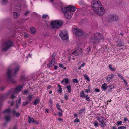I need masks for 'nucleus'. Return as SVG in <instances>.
Returning a JSON list of instances; mask_svg holds the SVG:
<instances>
[{
	"label": "nucleus",
	"instance_id": "nucleus-1",
	"mask_svg": "<svg viewBox=\"0 0 129 129\" xmlns=\"http://www.w3.org/2000/svg\"><path fill=\"white\" fill-rule=\"evenodd\" d=\"M91 6L94 11L98 15L102 16L105 13L103 6L98 0H94L91 3Z\"/></svg>",
	"mask_w": 129,
	"mask_h": 129
},
{
	"label": "nucleus",
	"instance_id": "nucleus-2",
	"mask_svg": "<svg viewBox=\"0 0 129 129\" xmlns=\"http://www.w3.org/2000/svg\"><path fill=\"white\" fill-rule=\"evenodd\" d=\"M104 40L103 35L100 33H95L90 38L89 42L90 43L92 44L95 45L98 44Z\"/></svg>",
	"mask_w": 129,
	"mask_h": 129
},
{
	"label": "nucleus",
	"instance_id": "nucleus-3",
	"mask_svg": "<svg viewBox=\"0 0 129 129\" xmlns=\"http://www.w3.org/2000/svg\"><path fill=\"white\" fill-rule=\"evenodd\" d=\"M62 11L66 17L68 19H70L73 15L72 12L75 11V7L73 6H69L61 8Z\"/></svg>",
	"mask_w": 129,
	"mask_h": 129
},
{
	"label": "nucleus",
	"instance_id": "nucleus-4",
	"mask_svg": "<svg viewBox=\"0 0 129 129\" xmlns=\"http://www.w3.org/2000/svg\"><path fill=\"white\" fill-rule=\"evenodd\" d=\"M63 24V22L61 20H54L51 23V27L56 30L59 28Z\"/></svg>",
	"mask_w": 129,
	"mask_h": 129
},
{
	"label": "nucleus",
	"instance_id": "nucleus-5",
	"mask_svg": "<svg viewBox=\"0 0 129 129\" xmlns=\"http://www.w3.org/2000/svg\"><path fill=\"white\" fill-rule=\"evenodd\" d=\"M12 46V43L11 41H7L2 45V50L3 51H6L9 49Z\"/></svg>",
	"mask_w": 129,
	"mask_h": 129
},
{
	"label": "nucleus",
	"instance_id": "nucleus-6",
	"mask_svg": "<svg viewBox=\"0 0 129 129\" xmlns=\"http://www.w3.org/2000/svg\"><path fill=\"white\" fill-rule=\"evenodd\" d=\"M59 36L63 40H67L68 39L67 35V31L65 30L60 31L59 33Z\"/></svg>",
	"mask_w": 129,
	"mask_h": 129
},
{
	"label": "nucleus",
	"instance_id": "nucleus-7",
	"mask_svg": "<svg viewBox=\"0 0 129 129\" xmlns=\"http://www.w3.org/2000/svg\"><path fill=\"white\" fill-rule=\"evenodd\" d=\"M109 21H117L119 19L118 16L115 15H111L108 16Z\"/></svg>",
	"mask_w": 129,
	"mask_h": 129
},
{
	"label": "nucleus",
	"instance_id": "nucleus-8",
	"mask_svg": "<svg viewBox=\"0 0 129 129\" xmlns=\"http://www.w3.org/2000/svg\"><path fill=\"white\" fill-rule=\"evenodd\" d=\"M10 110L9 108L3 112L5 113L7 115L5 117V119L6 121H9L10 119Z\"/></svg>",
	"mask_w": 129,
	"mask_h": 129
},
{
	"label": "nucleus",
	"instance_id": "nucleus-9",
	"mask_svg": "<svg viewBox=\"0 0 129 129\" xmlns=\"http://www.w3.org/2000/svg\"><path fill=\"white\" fill-rule=\"evenodd\" d=\"M22 86H19L17 87L14 90L13 92V95L11 96V98H14V95L15 94L18 93L19 91L22 89Z\"/></svg>",
	"mask_w": 129,
	"mask_h": 129
},
{
	"label": "nucleus",
	"instance_id": "nucleus-10",
	"mask_svg": "<svg viewBox=\"0 0 129 129\" xmlns=\"http://www.w3.org/2000/svg\"><path fill=\"white\" fill-rule=\"evenodd\" d=\"M73 30L74 33L78 36H81L83 34V32L82 30L78 28H74Z\"/></svg>",
	"mask_w": 129,
	"mask_h": 129
},
{
	"label": "nucleus",
	"instance_id": "nucleus-11",
	"mask_svg": "<svg viewBox=\"0 0 129 129\" xmlns=\"http://www.w3.org/2000/svg\"><path fill=\"white\" fill-rule=\"evenodd\" d=\"M82 51L80 49H79L75 51L72 53V54L75 56L78 55L80 54H82Z\"/></svg>",
	"mask_w": 129,
	"mask_h": 129
},
{
	"label": "nucleus",
	"instance_id": "nucleus-12",
	"mask_svg": "<svg viewBox=\"0 0 129 129\" xmlns=\"http://www.w3.org/2000/svg\"><path fill=\"white\" fill-rule=\"evenodd\" d=\"M55 63V60L54 59H52L49 63L47 64L48 67L50 68L53 66Z\"/></svg>",
	"mask_w": 129,
	"mask_h": 129
},
{
	"label": "nucleus",
	"instance_id": "nucleus-13",
	"mask_svg": "<svg viewBox=\"0 0 129 129\" xmlns=\"http://www.w3.org/2000/svg\"><path fill=\"white\" fill-rule=\"evenodd\" d=\"M114 75H113L109 76L108 77L106 78V80L107 82H111V79L114 77Z\"/></svg>",
	"mask_w": 129,
	"mask_h": 129
},
{
	"label": "nucleus",
	"instance_id": "nucleus-14",
	"mask_svg": "<svg viewBox=\"0 0 129 129\" xmlns=\"http://www.w3.org/2000/svg\"><path fill=\"white\" fill-rule=\"evenodd\" d=\"M19 16V14L17 13L14 12L13 13V16L14 19H16Z\"/></svg>",
	"mask_w": 129,
	"mask_h": 129
},
{
	"label": "nucleus",
	"instance_id": "nucleus-15",
	"mask_svg": "<svg viewBox=\"0 0 129 129\" xmlns=\"http://www.w3.org/2000/svg\"><path fill=\"white\" fill-rule=\"evenodd\" d=\"M15 9L17 11H21V9L20 5L18 4L15 5Z\"/></svg>",
	"mask_w": 129,
	"mask_h": 129
},
{
	"label": "nucleus",
	"instance_id": "nucleus-16",
	"mask_svg": "<svg viewBox=\"0 0 129 129\" xmlns=\"http://www.w3.org/2000/svg\"><path fill=\"white\" fill-rule=\"evenodd\" d=\"M108 87L107 84L106 83H104L102 85V88L103 90H106Z\"/></svg>",
	"mask_w": 129,
	"mask_h": 129
},
{
	"label": "nucleus",
	"instance_id": "nucleus-17",
	"mask_svg": "<svg viewBox=\"0 0 129 129\" xmlns=\"http://www.w3.org/2000/svg\"><path fill=\"white\" fill-rule=\"evenodd\" d=\"M30 29L31 33L33 34H35L36 31V29L33 27H31Z\"/></svg>",
	"mask_w": 129,
	"mask_h": 129
},
{
	"label": "nucleus",
	"instance_id": "nucleus-18",
	"mask_svg": "<svg viewBox=\"0 0 129 129\" xmlns=\"http://www.w3.org/2000/svg\"><path fill=\"white\" fill-rule=\"evenodd\" d=\"M28 122L29 123H30L31 122H34V120L33 118H31L30 116H28Z\"/></svg>",
	"mask_w": 129,
	"mask_h": 129
},
{
	"label": "nucleus",
	"instance_id": "nucleus-19",
	"mask_svg": "<svg viewBox=\"0 0 129 129\" xmlns=\"http://www.w3.org/2000/svg\"><path fill=\"white\" fill-rule=\"evenodd\" d=\"M69 80L67 78H66L64 79L61 82V83H62L63 82H64L65 83H67L69 82Z\"/></svg>",
	"mask_w": 129,
	"mask_h": 129
},
{
	"label": "nucleus",
	"instance_id": "nucleus-20",
	"mask_svg": "<svg viewBox=\"0 0 129 129\" xmlns=\"http://www.w3.org/2000/svg\"><path fill=\"white\" fill-rule=\"evenodd\" d=\"M80 96L82 98L84 97L86 95L84 94V92L83 91H82L80 93Z\"/></svg>",
	"mask_w": 129,
	"mask_h": 129
},
{
	"label": "nucleus",
	"instance_id": "nucleus-21",
	"mask_svg": "<svg viewBox=\"0 0 129 129\" xmlns=\"http://www.w3.org/2000/svg\"><path fill=\"white\" fill-rule=\"evenodd\" d=\"M13 115L16 117H18L20 115V113L17 112H16L15 111H13Z\"/></svg>",
	"mask_w": 129,
	"mask_h": 129
},
{
	"label": "nucleus",
	"instance_id": "nucleus-22",
	"mask_svg": "<svg viewBox=\"0 0 129 129\" xmlns=\"http://www.w3.org/2000/svg\"><path fill=\"white\" fill-rule=\"evenodd\" d=\"M40 102V100L39 99H36L35 100L34 102V104L35 105H36Z\"/></svg>",
	"mask_w": 129,
	"mask_h": 129
},
{
	"label": "nucleus",
	"instance_id": "nucleus-23",
	"mask_svg": "<svg viewBox=\"0 0 129 129\" xmlns=\"http://www.w3.org/2000/svg\"><path fill=\"white\" fill-rule=\"evenodd\" d=\"M67 88L68 92L70 93L71 91V87L70 85L68 86H67Z\"/></svg>",
	"mask_w": 129,
	"mask_h": 129
},
{
	"label": "nucleus",
	"instance_id": "nucleus-24",
	"mask_svg": "<svg viewBox=\"0 0 129 129\" xmlns=\"http://www.w3.org/2000/svg\"><path fill=\"white\" fill-rule=\"evenodd\" d=\"M85 109L84 108H83L81 109H80L79 111L78 114H81L85 110Z\"/></svg>",
	"mask_w": 129,
	"mask_h": 129
},
{
	"label": "nucleus",
	"instance_id": "nucleus-25",
	"mask_svg": "<svg viewBox=\"0 0 129 129\" xmlns=\"http://www.w3.org/2000/svg\"><path fill=\"white\" fill-rule=\"evenodd\" d=\"M101 125L102 127H103L105 126L106 124L104 122L102 121L101 123Z\"/></svg>",
	"mask_w": 129,
	"mask_h": 129
},
{
	"label": "nucleus",
	"instance_id": "nucleus-26",
	"mask_svg": "<svg viewBox=\"0 0 129 129\" xmlns=\"http://www.w3.org/2000/svg\"><path fill=\"white\" fill-rule=\"evenodd\" d=\"M56 106L58 110L60 111L61 112H62V110L60 109V106L58 104H57L56 105Z\"/></svg>",
	"mask_w": 129,
	"mask_h": 129
},
{
	"label": "nucleus",
	"instance_id": "nucleus-27",
	"mask_svg": "<svg viewBox=\"0 0 129 129\" xmlns=\"http://www.w3.org/2000/svg\"><path fill=\"white\" fill-rule=\"evenodd\" d=\"M85 65V63H83L82 64H81L80 66L78 67V69L80 70L81 69V68L83 67Z\"/></svg>",
	"mask_w": 129,
	"mask_h": 129
},
{
	"label": "nucleus",
	"instance_id": "nucleus-28",
	"mask_svg": "<svg viewBox=\"0 0 129 129\" xmlns=\"http://www.w3.org/2000/svg\"><path fill=\"white\" fill-rule=\"evenodd\" d=\"M109 68L112 71H114L115 70V69L114 68H113L111 65H110L109 66Z\"/></svg>",
	"mask_w": 129,
	"mask_h": 129
},
{
	"label": "nucleus",
	"instance_id": "nucleus-29",
	"mask_svg": "<svg viewBox=\"0 0 129 129\" xmlns=\"http://www.w3.org/2000/svg\"><path fill=\"white\" fill-rule=\"evenodd\" d=\"M126 126H122L119 127L118 128V129H126Z\"/></svg>",
	"mask_w": 129,
	"mask_h": 129
},
{
	"label": "nucleus",
	"instance_id": "nucleus-30",
	"mask_svg": "<svg viewBox=\"0 0 129 129\" xmlns=\"http://www.w3.org/2000/svg\"><path fill=\"white\" fill-rule=\"evenodd\" d=\"M83 76L84 77L85 79L86 80H87V81H90V80L89 77L87 76V75H86L85 74H84Z\"/></svg>",
	"mask_w": 129,
	"mask_h": 129
},
{
	"label": "nucleus",
	"instance_id": "nucleus-31",
	"mask_svg": "<svg viewBox=\"0 0 129 129\" xmlns=\"http://www.w3.org/2000/svg\"><path fill=\"white\" fill-rule=\"evenodd\" d=\"M122 122L121 121H118L117 122V123L116 125L117 126L120 125L122 124Z\"/></svg>",
	"mask_w": 129,
	"mask_h": 129
},
{
	"label": "nucleus",
	"instance_id": "nucleus-32",
	"mask_svg": "<svg viewBox=\"0 0 129 129\" xmlns=\"http://www.w3.org/2000/svg\"><path fill=\"white\" fill-rule=\"evenodd\" d=\"M84 98H85L86 99V100L89 101L90 100V99L89 97L88 96V95H85V96L84 97Z\"/></svg>",
	"mask_w": 129,
	"mask_h": 129
},
{
	"label": "nucleus",
	"instance_id": "nucleus-33",
	"mask_svg": "<svg viewBox=\"0 0 129 129\" xmlns=\"http://www.w3.org/2000/svg\"><path fill=\"white\" fill-rule=\"evenodd\" d=\"M96 118L99 121H101V120H102L103 117L102 116L101 117H96Z\"/></svg>",
	"mask_w": 129,
	"mask_h": 129
},
{
	"label": "nucleus",
	"instance_id": "nucleus-34",
	"mask_svg": "<svg viewBox=\"0 0 129 129\" xmlns=\"http://www.w3.org/2000/svg\"><path fill=\"white\" fill-rule=\"evenodd\" d=\"M94 124L95 126H97L99 125V123L98 122L94 121Z\"/></svg>",
	"mask_w": 129,
	"mask_h": 129
},
{
	"label": "nucleus",
	"instance_id": "nucleus-35",
	"mask_svg": "<svg viewBox=\"0 0 129 129\" xmlns=\"http://www.w3.org/2000/svg\"><path fill=\"white\" fill-rule=\"evenodd\" d=\"M34 95H30L27 97V99H31L32 98H33L34 97Z\"/></svg>",
	"mask_w": 129,
	"mask_h": 129
},
{
	"label": "nucleus",
	"instance_id": "nucleus-36",
	"mask_svg": "<svg viewBox=\"0 0 129 129\" xmlns=\"http://www.w3.org/2000/svg\"><path fill=\"white\" fill-rule=\"evenodd\" d=\"M73 82L74 83H77L78 82V81L77 79H74L73 80Z\"/></svg>",
	"mask_w": 129,
	"mask_h": 129
},
{
	"label": "nucleus",
	"instance_id": "nucleus-37",
	"mask_svg": "<svg viewBox=\"0 0 129 129\" xmlns=\"http://www.w3.org/2000/svg\"><path fill=\"white\" fill-rule=\"evenodd\" d=\"M64 99L66 100H68V96L67 95H66V94H64Z\"/></svg>",
	"mask_w": 129,
	"mask_h": 129
},
{
	"label": "nucleus",
	"instance_id": "nucleus-38",
	"mask_svg": "<svg viewBox=\"0 0 129 129\" xmlns=\"http://www.w3.org/2000/svg\"><path fill=\"white\" fill-rule=\"evenodd\" d=\"M74 122H80V121L79 119L77 118H76L75 119V120L74 121Z\"/></svg>",
	"mask_w": 129,
	"mask_h": 129
},
{
	"label": "nucleus",
	"instance_id": "nucleus-39",
	"mask_svg": "<svg viewBox=\"0 0 129 129\" xmlns=\"http://www.w3.org/2000/svg\"><path fill=\"white\" fill-rule=\"evenodd\" d=\"M11 73V70H8L7 71V73L8 75L9 76H10V74Z\"/></svg>",
	"mask_w": 129,
	"mask_h": 129
},
{
	"label": "nucleus",
	"instance_id": "nucleus-40",
	"mask_svg": "<svg viewBox=\"0 0 129 129\" xmlns=\"http://www.w3.org/2000/svg\"><path fill=\"white\" fill-rule=\"evenodd\" d=\"M2 3L3 4H5L7 2V0H2Z\"/></svg>",
	"mask_w": 129,
	"mask_h": 129
},
{
	"label": "nucleus",
	"instance_id": "nucleus-41",
	"mask_svg": "<svg viewBox=\"0 0 129 129\" xmlns=\"http://www.w3.org/2000/svg\"><path fill=\"white\" fill-rule=\"evenodd\" d=\"M123 44H123L120 43H118L117 44V46L120 47V46H121L122 45H123Z\"/></svg>",
	"mask_w": 129,
	"mask_h": 129
},
{
	"label": "nucleus",
	"instance_id": "nucleus-42",
	"mask_svg": "<svg viewBox=\"0 0 129 129\" xmlns=\"http://www.w3.org/2000/svg\"><path fill=\"white\" fill-rule=\"evenodd\" d=\"M48 17L47 15H44L43 16V18H46Z\"/></svg>",
	"mask_w": 129,
	"mask_h": 129
},
{
	"label": "nucleus",
	"instance_id": "nucleus-43",
	"mask_svg": "<svg viewBox=\"0 0 129 129\" xmlns=\"http://www.w3.org/2000/svg\"><path fill=\"white\" fill-rule=\"evenodd\" d=\"M57 91L60 93H61L62 91V88H59L58 90Z\"/></svg>",
	"mask_w": 129,
	"mask_h": 129
},
{
	"label": "nucleus",
	"instance_id": "nucleus-44",
	"mask_svg": "<svg viewBox=\"0 0 129 129\" xmlns=\"http://www.w3.org/2000/svg\"><path fill=\"white\" fill-rule=\"evenodd\" d=\"M27 101L28 102V103H30V102H31V99H27Z\"/></svg>",
	"mask_w": 129,
	"mask_h": 129
},
{
	"label": "nucleus",
	"instance_id": "nucleus-45",
	"mask_svg": "<svg viewBox=\"0 0 129 129\" xmlns=\"http://www.w3.org/2000/svg\"><path fill=\"white\" fill-rule=\"evenodd\" d=\"M28 104V102H27L26 101V102H24L23 103V105L24 106V105H27Z\"/></svg>",
	"mask_w": 129,
	"mask_h": 129
},
{
	"label": "nucleus",
	"instance_id": "nucleus-46",
	"mask_svg": "<svg viewBox=\"0 0 129 129\" xmlns=\"http://www.w3.org/2000/svg\"><path fill=\"white\" fill-rule=\"evenodd\" d=\"M21 99H19V100L17 102V104H20V103Z\"/></svg>",
	"mask_w": 129,
	"mask_h": 129
},
{
	"label": "nucleus",
	"instance_id": "nucleus-47",
	"mask_svg": "<svg viewBox=\"0 0 129 129\" xmlns=\"http://www.w3.org/2000/svg\"><path fill=\"white\" fill-rule=\"evenodd\" d=\"M85 92H86L87 93H88L90 91L89 90H88L87 89H85Z\"/></svg>",
	"mask_w": 129,
	"mask_h": 129
},
{
	"label": "nucleus",
	"instance_id": "nucleus-48",
	"mask_svg": "<svg viewBox=\"0 0 129 129\" xmlns=\"http://www.w3.org/2000/svg\"><path fill=\"white\" fill-rule=\"evenodd\" d=\"M63 66V64H62L59 63V66L60 68H61Z\"/></svg>",
	"mask_w": 129,
	"mask_h": 129
},
{
	"label": "nucleus",
	"instance_id": "nucleus-49",
	"mask_svg": "<svg viewBox=\"0 0 129 129\" xmlns=\"http://www.w3.org/2000/svg\"><path fill=\"white\" fill-rule=\"evenodd\" d=\"M124 120L125 122L126 121H128V119L126 117L124 118Z\"/></svg>",
	"mask_w": 129,
	"mask_h": 129
},
{
	"label": "nucleus",
	"instance_id": "nucleus-50",
	"mask_svg": "<svg viewBox=\"0 0 129 129\" xmlns=\"http://www.w3.org/2000/svg\"><path fill=\"white\" fill-rule=\"evenodd\" d=\"M62 112H59L58 113V115L60 116H61L62 115Z\"/></svg>",
	"mask_w": 129,
	"mask_h": 129
},
{
	"label": "nucleus",
	"instance_id": "nucleus-51",
	"mask_svg": "<svg viewBox=\"0 0 129 129\" xmlns=\"http://www.w3.org/2000/svg\"><path fill=\"white\" fill-rule=\"evenodd\" d=\"M100 90L98 88L95 89V91L96 92H99Z\"/></svg>",
	"mask_w": 129,
	"mask_h": 129
},
{
	"label": "nucleus",
	"instance_id": "nucleus-52",
	"mask_svg": "<svg viewBox=\"0 0 129 129\" xmlns=\"http://www.w3.org/2000/svg\"><path fill=\"white\" fill-rule=\"evenodd\" d=\"M47 89H49L51 88V86L50 85H49L47 86Z\"/></svg>",
	"mask_w": 129,
	"mask_h": 129
},
{
	"label": "nucleus",
	"instance_id": "nucleus-53",
	"mask_svg": "<svg viewBox=\"0 0 129 129\" xmlns=\"http://www.w3.org/2000/svg\"><path fill=\"white\" fill-rule=\"evenodd\" d=\"M19 70V69L18 68H16V69H15V70H14V72H15V73H16V72H17Z\"/></svg>",
	"mask_w": 129,
	"mask_h": 129
},
{
	"label": "nucleus",
	"instance_id": "nucleus-54",
	"mask_svg": "<svg viewBox=\"0 0 129 129\" xmlns=\"http://www.w3.org/2000/svg\"><path fill=\"white\" fill-rule=\"evenodd\" d=\"M123 81H124V83L125 84H126V85H127V82L126 81L125 79L123 80Z\"/></svg>",
	"mask_w": 129,
	"mask_h": 129
},
{
	"label": "nucleus",
	"instance_id": "nucleus-55",
	"mask_svg": "<svg viewBox=\"0 0 129 129\" xmlns=\"http://www.w3.org/2000/svg\"><path fill=\"white\" fill-rule=\"evenodd\" d=\"M57 119L59 121H62L63 120V119H62L59 118H58Z\"/></svg>",
	"mask_w": 129,
	"mask_h": 129
},
{
	"label": "nucleus",
	"instance_id": "nucleus-56",
	"mask_svg": "<svg viewBox=\"0 0 129 129\" xmlns=\"http://www.w3.org/2000/svg\"><path fill=\"white\" fill-rule=\"evenodd\" d=\"M74 116L75 117H77V116L78 115H77V114H76V113H75L74 114Z\"/></svg>",
	"mask_w": 129,
	"mask_h": 129
},
{
	"label": "nucleus",
	"instance_id": "nucleus-57",
	"mask_svg": "<svg viewBox=\"0 0 129 129\" xmlns=\"http://www.w3.org/2000/svg\"><path fill=\"white\" fill-rule=\"evenodd\" d=\"M111 129H117V128H116V127L114 126H113L112 127V128H111Z\"/></svg>",
	"mask_w": 129,
	"mask_h": 129
},
{
	"label": "nucleus",
	"instance_id": "nucleus-58",
	"mask_svg": "<svg viewBox=\"0 0 129 129\" xmlns=\"http://www.w3.org/2000/svg\"><path fill=\"white\" fill-rule=\"evenodd\" d=\"M17 126H14L13 128V129H17Z\"/></svg>",
	"mask_w": 129,
	"mask_h": 129
},
{
	"label": "nucleus",
	"instance_id": "nucleus-59",
	"mask_svg": "<svg viewBox=\"0 0 129 129\" xmlns=\"http://www.w3.org/2000/svg\"><path fill=\"white\" fill-rule=\"evenodd\" d=\"M34 123H35L36 124H38V122L37 121H35L34 122Z\"/></svg>",
	"mask_w": 129,
	"mask_h": 129
},
{
	"label": "nucleus",
	"instance_id": "nucleus-60",
	"mask_svg": "<svg viewBox=\"0 0 129 129\" xmlns=\"http://www.w3.org/2000/svg\"><path fill=\"white\" fill-rule=\"evenodd\" d=\"M58 67L56 66H55L54 67V69L55 70H56L57 69Z\"/></svg>",
	"mask_w": 129,
	"mask_h": 129
},
{
	"label": "nucleus",
	"instance_id": "nucleus-61",
	"mask_svg": "<svg viewBox=\"0 0 129 129\" xmlns=\"http://www.w3.org/2000/svg\"><path fill=\"white\" fill-rule=\"evenodd\" d=\"M27 91V90L26 89H25L24 90V92H23L24 94H25L26 93Z\"/></svg>",
	"mask_w": 129,
	"mask_h": 129
},
{
	"label": "nucleus",
	"instance_id": "nucleus-62",
	"mask_svg": "<svg viewBox=\"0 0 129 129\" xmlns=\"http://www.w3.org/2000/svg\"><path fill=\"white\" fill-rule=\"evenodd\" d=\"M49 110L48 109H45V112L46 113H48L49 112Z\"/></svg>",
	"mask_w": 129,
	"mask_h": 129
},
{
	"label": "nucleus",
	"instance_id": "nucleus-63",
	"mask_svg": "<svg viewBox=\"0 0 129 129\" xmlns=\"http://www.w3.org/2000/svg\"><path fill=\"white\" fill-rule=\"evenodd\" d=\"M49 102L51 104H52V101L51 100H49Z\"/></svg>",
	"mask_w": 129,
	"mask_h": 129
},
{
	"label": "nucleus",
	"instance_id": "nucleus-64",
	"mask_svg": "<svg viewBox=\"0 0 129 129\" xmlns=\"http://www.w3.org/2000/svg\"><path fill=\"white\" fill-rule=\"evenodd\" d=\"M58 86L59 88H61V86L59 84L58 85Z\"/></svg>",
	"mask_w": 129,
	"mask_h": 129
}]
</instances>
